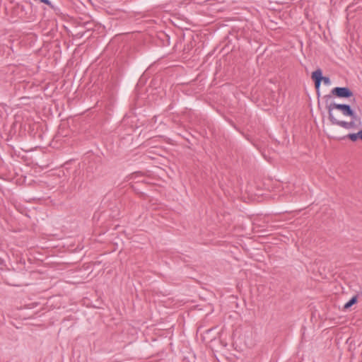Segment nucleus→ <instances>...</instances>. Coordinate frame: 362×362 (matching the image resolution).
Listing matches in <instances>:
<instances>
[{
  "mask_svg": "<svg viewBox=\"0 0 362 362\" xmlns=\"http://www.w3.org/2000/svg\"><path fill=\"white\" fill-rule=\"evenodd\" d=\"M158 40L161 46H168L170 44V37L163 31L158 32L157 34Z\"/></svg>",
  "mask_w": 362,
  "mask_h": 362,
  "instance_id": "obj_7",
  "label": "nucleus"
},
{
  "mask_svg": "<svg viewBox=\"0 0 362 362\" xmlns=\"http://www.w3.org/2000/svg\"><path fill=\"white\" fill-rule=\"evenodd\" d=\"M311 79L314 82L315 88L316 90V95L318 100V105H320V86L321 83L323 82L325 86L331 84V79L329 76H324L322 74V70L320 68H317L316 70L312 72Z\"/></svg>",
  "mask_w": 362,
  "mask_h": 362,
  "instance_id": "obj_2",
  "label": "nucleus"
},
{
  "mask_svg": "<svg viewBox=\"0 0 362 362\" xmlns=\"http://www.w3.org/2000/svg\"><path fill=\"white\" fill-rule=\"evenodd\" d=\"M4 267H6V261L3 257H0V269H4Z\"/></svg>",
  "mask_w": 362,
  "mask_h": 362,
  "instance_id": "obj_11",
  "label": "nucleus"
},
{
  "mask_svg": "<svg viewBox=\"0 0 362 362\" xmlns=\"http://www.w3.org/2000/svg\"><path fill=\"white\" fill-rule=\"evenodd\" d=\"M138 194L140 196L141 198L144 199L148 197L147 194L142 192H139Z\"/></svg>",
  "mask_w": 362,
  "mask_h": 362,
  "instance_id": "obj_12",
  "label": "nucleus"
},
{
  "mask_svg": "<svg viewBox=\"0 0 362 362\" xmlns=\"http://www.w3.org/2000/svg\"><path fill=\"white\" fill-rule=\"evenodd\" d=\"M360 295H362L361 292V293L358 292L356 295L352 296L351 298V299L344 304V305L343 307V310H349L354 305L358 303V297Z\"/></svg>",
  "mask_w": 362,
  "mask_h": 362,
  "instance_id": "obj_8",
  "label": "nucleus"
},
{
  "mask_svg": "<svg viewBox=\"0 0 362 362\" xmlns=\"http://www.w3.org/2000/svg\"><path fill=\"white\" fill-rule=\"evenodd\" d=\"M40 2L44 3L45 4L49 6L51 8H54V5L49 0H39Z\"/></svg>",
  "mask_w": 362,
  "mask_h": 362,
  "instance_id": "obj_10",
  "label": "nucleus"
},
{
  "mask_svg": "<svg viewBox=\"0 0 362 362\" xmlns=\"http://www.w3.org/2000/svg\"><path fill=\"white\" fill-rule=\"evenodd\" d=\"M138 185H139V182H135L134 184H133L132 185V189L136 193V194H139V192H140L139 191V189L138 187Z\"/></svg>",
  "mask_w": 362,
  "mask_h": 362,
  "instance_id": "obj_9",
  "label": "nucleus"
},
{
  "mask_svg": "<svg viewBox=\"0 0 362 362\" xmlns=\"http://www.w3.org/2000/svg\"><path fill=\"white\" fill-rule=\"evenodd\" d=\"M237 41L238 38L234 34H230V35H228L223 43H225L223 47H222V52L224 54H228L229 52H232L235 47V45H233V41Z\"/></svg>",
  "mask_w": 362,
  "mask_h": 362,
  "instance_id": "obj_5",
  "label": "nucleus"
},
{
  "mask_svg": "<svg viewBox=\"0 0 362 362\" xmlns=\"http://www.w3.org/2000/svg\"><path fill=\"white\" fill-rule=\"evenodd\" d=\"M90 169H92V167L89 165L87 167V170H90Z\"/></svg>",
  "mask_w": 362,
  "mask_h": 362,
  "instance_id": "obj_16",
  "label": "nucleus"
},
{
  "mask_svg": "<svg viewBox=\"0 0 362 362\" xmlns=\"http://www.w3.org/2000/svg\"><path fill=\"white\" fill-rule=\"evenodd\" d=\"M332 139H337V140H339V141H341V140H344V139H349L350 141H353V142H356L358 140H361L362 141V129H360L358 132L356 133H349L345 136H337V135H331L329 136Z\"/></svg>",
  "mask_w": 362,
  "mask_h": 362,
  "instance_id": "obj_6",
  "label": "nucleus"
},
{
  "mask_svg": "<svg viewBox=\"0 0 362 362\" xmlns=\"http://www.w3.org/2000/svg\"><path fill=\"white\" fill-rule=\"evenodd\" d=\"M331 95H325L323 100L328 110V119L332 124L338 125L346 129H356L361 125V118L349 104L329 103Z\"/></svg>",
  "mask_w": 362,
  "mask_h": 362,
  "instance_id": "obj_1",
  "label": "nucleus"
},
{
  "mask_svg": "<svg viewBox=\"0 0 362 362\" xmlns=\"http://www.w3.org/2000/svg\"><path fill=\"white\" fill-rule=\"evenodd\" d=\"M331 96H334L339 98H353L351 101L356 102V98H354L353 91L347 86L346 87H335L332 89L330 93Z\"/></svg>",
  "mask_w": 362,
  "mask_h": 362,
  "instance_id": "obj_3",
  "label": "nucleus"
},
{
  "mask_svg": "<svg viewBox=\"0 0 362 362\" xmlns=\"http://www.w3.org/2000/svg\"><path fill=\"white\" fill-rule=\"evenodd\" d=\"M22 274L18 272L13 271L9 274L10 277V284L15 286H26L29 284L25 281V279L21 276Z\"/></svg>",
  "mask_w": 362,
  "mask_h": 362,
  "instance_id": "obj_4",
  "label": "nucleus"
},
{
  "mask_svg": "<svg viewBox=\"0 0 362 362\" xmlns=\"http://www.w3.org/2000/svg\"><path fill=\"white\" fill-rule=\"evenodd\" d=\"M18 8H20L21 11L25 12V13L27 14L25 6L24 5H18Z\"/></svg>",
  "mask_w": 362,
  "mask_h": 362,
  "instance_id": "obj_13",
  "label": "nucleus"
},
{
  "mask_svg": "<svg viewBox=\"0 0 362 362\" xmlns=\"http://www.w3.org/2000/svg\"><path fill=\"white\" fill-rule=\"evenodd\" d=\"M139 174V173H135V177Z\"/></svg>",
  "mask_w": 362,
  "mask_h": 362,
  "instance_id": "obj_17",
  "label": "nucleus"
},
{
  "mask_svg": "<svg viewBox=\"0 0 362 362\" xmlns=\"http://www.w3.org/2000/svg\"><path fill=\"white\" fill-rule=\"evenodd\" d=\"M93 264V265H99L100 264V262L96 261V262H94Z\"/></svg>",
  "mask_w": 362,
  "mask_h": 362,
  "instance_id": "obj_15",
  "label": "nucleus"
},
{
  "mask_svg": "<svg viewBox=\"0 0 362 362\" xmlns=\"http://www.w3.org/2000/svg\"><path fill=\"white\" fill-rule=\"evenodd\" d=\"M192 45H190V46H189V45H187V47H186V46H185V47H184V49H183V51H184L185 52H188L190 50V49L192 48Z\"/></svg>",
  "mask_w": 362,
  "mask_h": 362,
  "instance_id": "obj_14",
  "label": "nucleus"
}]
</instances>
